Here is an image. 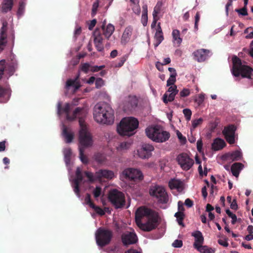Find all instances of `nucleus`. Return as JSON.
<instances>
[{"label":"nucleus","mask_w":253,"mask_h":253,"mask_svg":"<svg viewBox=\"0 0 253 253\" xmlns=\"http://www.w3.org/2000/svg\"><path fill=\"white\" fill-rule=\"evenodd\" d=\"M70 107L67 105L65 111L67 114V120L73 121L78 118L79 124L78 132L79 158L83 163L86 164L87 158L84 155V149L89 148L93 145V136L90 132L88 125L85 122L87 115V110L84 108H78L71 114L70 113Z\"/></svg>","instance_id":"f257e3e1"},{"label":"nucleus","mask_w":253,"mask_h":253,"mask_svg":"<svg viewBox=\"0 0 253 253\" xmlns=\"http://www.w3.org/2000/svg\"><path fill=\"white\" fill-rule=\"evenodd\" d=\"M135 222L141 229L149 231L157 226L158 216L153 211L141 207L135 212Z\"/></svg>","instance_id":"f03ea898"},{"label":"nucleus","mask_w":253,"mask_h":253,"mask_svg":"<svg viewBox=\"0 0 253 253\" xmlns=\"http://www.w3.org/2000/svg\"><path fill=\"white\" fill-rule=\"evenodd\" d=\"M93 118L98 124L111 125L114 121V110L108 104L97 103L93 109Z\"/></svg>","instance_id":"7ed1b4c3"},{"label":"nucleus","mask_w":253,"mask_h":253,"mask_svg":"<svg viewBox=\"0 0 253 253\" xmlns=\"http://www.w3.org/2000/svg\"><path fill=\"white\" fill-rule=\"evenodd\" d=\"M139 122L134 117H126L123 118L117 126L118 133L122 136H130L133 135L135 130L138 127Z\"/></svg>","instance_id":"20e7f679"},{"label":"nucleus","mask_w":253,"mask_h":253,"mask_svg":"<svg viewBox=\"0 0 253 253\" xmlns=\"http://www.w3.org/2000/svg\"><path fill=\"white\" fill-rule=\"evenodd\" d=\"M145 132L149 139L157 143L166 142L170 137L169 132L163 130L160 126L158 125L148 127L145 129Z\"/></svg>","instance_id":"39448f33"},{"label":"nucleus","mask_w":253,"mask_h":253,"mask_svg":"<svg viewBox=\"0 0 253 253\" xmlns=\"http://www.w3.org/2000/svg\"><path fill=\"white\" fill-rule=\"evenodd\" d=\"M232 62L231 72L234 76L239 77L241 75L243 78H251L253 70L251 67L242 64L241 60L236 56L233 57Z\"/></svg>","instance_id":"423d86ee"},{"label":"nucleus","mask_w":253,"mask_h":253,"mask_svg":"<svg viewBox=\"0 0 253 253\" xmlns=\"http://www.w3.org/2000/svg\"><path fill=\"white\" fill-rule=\"evenodd\" d=\"M10 59L11 61L8 63L6 68H5V60L0 61V80L2 78V76H4L6 78L8 79L14 74L18 68V63L15 56L11 55Z\"/></svg>","instance_id":"0eeeda50"},{"label":"nucleus","mask_w":253,"mask_h":253,"mask_svg":"<svg viewBox=\"0 0 253 253\" xmlns=\"http://www.w3.org/2000/svg\"><path fill=\"white\" fill-rule=\"evenodd\" d=\"M84 174L89 182L101 181L102 178L111 179L115 177L114 172L111 170L101 169L95 172V174L86 171Z\"/></svg>","instance_id":"6e6552de"},{"label":"nucleus","mask_w":253,"mask_h":253,"mask_svg":"<svg viewBox=\"0 0 253 253\" xmlns=\"http://www.w3.org/2000/svg\"><path fill=\"white\" fill-rule=\"evenodd\" d=\"M95 236L97 245L100 247H104L110 243L112 233L110 230L99 228L95 232Z\"/></svg>","instance_id":"1a4fd4ad"},{"label":"nucleus","mask_w":253,"mask_h":253,"mask_svg":"<svg viewBox=\"0 0 253 253\" xmlns=\"http://www.w3.org/2000/svg\"><path fill=\"white\" fill-rule=\"evenodd\" d=\"M108 199L116 209L122 208L125 205L126 201L124 194L117 189H113L110 191Z\"/></svg>","instance_id":"9d476101"},{"label":"nucleus","mask_w":253,"mask_h":253,"mask_svg":"<svg viewBox=\"0 0 253 253\" xmlns=\"http://www.w3.org/2000/svg\"><path fill=\"white\" fill-rule=\"evenodd\" d=\"M122 179H127L133 181H140L143 179L142 171L137 169L127 168L124 169L121 174Z\"/></svg>","instance_id":"9b49d317"},{"label":"nucleus","mask_w":253,"mask_h":253,"mask_svg":"<svg viewBox=\"0 0 253 253\" xmlns=\"http://www.w3.org/2000/svg\"><path fill=\"white\" fill-rule=\"evenodd\" d=\"M149 193L151 196L156 198L159 202L167 203L169 201V197L165 189L161 186L155 185L152 186L150 189Z\"/></svg>","instance_id":"f8f14e48"},{"label":"nucleus","mask_w":253,"mask_h":253,"mask_svg":"<svg viewBox=\"0 0 253 253\" xmlns=\"http://www.w3.org/2000/svg\"><path fill=\"white\" fill-rule=\"evenodd\" d=\"M176 161L180 168L183 170H189L194 164V160L185 153L179 154L176 157Z\"/></svg>","instance_id":"ddd939ff"},{"label":"nucleus","mask_w":253,"mask_h":253,"mask_svg":"<svg viewBox=\"0 0 253 253\" xmlns=\"http://www.w3.org/2000/svg\"><path fill=\"white\" fill-rule=\"evenodd\" d=\"M80 98H75L73 100L71 103H66L63 108H61V102H58L57 105V114L58 116L61 118L62 116L64 114L65 116L66 119L67 120V114L65 111V109L66 108L67 105H69L70 107V113L72 114L73 112L78 107L74 109L73 107L74 106H77L79 104ZM82 108H84L87 110L88 112V109L86 107H82Z\"/></svg>","instance_id":"4468645a"},{"label":"nucleus","mask_w":253,"mask_h":253,"mask_svg":"<svg viewBox=\"0 0 253 253\" xmlns=\"http://www.w3.org/2000/svg\"><path fill=\"white\" fill-rule=\"evenodd\" d=\"M154 150V146L149 143H144L138 149V156L141 159H148L152 156V152Z\"/></svg>","instance_id":"2eb2a0df"},{"label":"nucleus","mask_w":253,"mask_h":253,"mask_svg":"<svg viewBox=\"0 0 253 253\" xmlns=\"http://www.w3.org/2000/svg\"><path fill=\"white\" fill-rule=\"evenodd\" d=\"M122 241L124 245L127 246L128 245L134 244L137 241V237L134 230L126 231L122 235Z\"/></svg>","instance_id":"dca6fc26"},{"label":"nucleus","mask_w":253,"mask_h":253,"mask_svg":"<svg viewBox=\"0 0 253 253\" xmlns=\"http://www.w3.org/2000/svg\"><path fill=\"white\" fill-rule=\"evenodd\" d=\"M81 171V169L79 167H78L76 170V178L72 180L71 177H69V180L70 182H71V185L74 189V191L78 198L80 197L79 194V185L83 182Z\"/></svg>","instance_id":"f3484780"},{"label":"nucleus","mask_w":253,"mask_h":253,"mask_svg":"<svg viewBox=\"0 0 253 253\" xmlns=\"http://www.w3.org/2000/svg\"><path fill=\"white\" fill-rule=\"evenodd\" d=\"M236 127L234 125H229L225 127L223 130L226 141L230 144H233L235 141V131Z\"/></svg>","instance_id":"a211bd4d"},{"label":"nucleus","mask_w":253,"mask_h":253,"mask_svg":"<svg viewBox=\"0 0 253 253\" xmlns=\"http://www.w3.org/2000/svg\"><path fill=\"white\" fill-rule=\"evenodd\" d=\"M79 76L74 79H69L67 81L65 85L66 90L72 93L76 92L80 87V83L78 81Z\"/></svg>","instance_id":"6ab92c4d"},{"label":"nucleus","mask_w":253,"mask_h":253,"mask_svg":"<svg viewBox=\"0 0 253 253\" xmlns=\"http://www.w3.org/2000/svg\"><path fill=\"white\" fill-rule=\"evenodd\" d=\"M11 89L9 85H0V102L5 103L8 101L11 95Z\"/></svg>","instance_id":"aec40b11"},{"label":"nucleus","mask_w":253,"mask_h":253,"mask_svg":"<svg viewBox=\"0 0 253 253\" xmlns=\"http://www.w3.org/2000/svg\"><path fill=\"white\" fill-rule=\"evenodd\" d=\"M138 104V99L136 96L129 95L125 101V110H131L135 108Z\"/></svg>","instance_id":"412c9836"},{"label":"nucleus","mask_w":253,"mask_h":253,"mask_svg":"<svg viewBox=\"0 0 253 253\" xmlns=\"http://www.w3.org/2000/svg\"><path fill=\"white\" fill-rule=\"evenodd\" d=\"M94 42L97 50L101 51L103 49V45L102 44L103 38L100 31L98 29H96L93 34Z\"/></svg>","instance_id":"4be33fe9"},{"label":"nucleus","mask_w":253,"mask_h":253,"mask_svg":"<svg viewBox=\"0 0 253 253\" xmlns=\"http://www.w3.org/2000/svg\"><path fill=\"white\" fill-rule=\"evenodd\" d=\"M106 24V20H104L102 22L101 28L104 36L107 40H109L115 31V27L112 24L109 23L107 25Z\"/></svg>","instance_id":"5701e85b"},{"label":"nucleus","mask_w":253,"mask_h":253,"mask_svg":"<svg viewBox=\"0 0 253 253\" xmlns=\"http://www.w3.org/2000/svg\"><path fill=\"white\" fill-rule=\"evenodd\" d=\"M62 135L66 143H71L74 137V132L70 127L65 126L63 124H62Z\"/></svg>","instance_id":"b1692460"},{"label":"nucleus","mask_w":253,"mask_h":253,"mask_svg":"<svg viewBox=\"0 0 253 253\" xmlns=\"http://www.w3.org/2000/svg\"><path fill=\"white\" fill-rule=\"evenodd\" d=\"M210 51L204 49H200L193 52L195 60L198 62L204 61L209 56Z\"/></svg>","instance_id":"393cba45"},{"label":"nucleus","mask_w":253,"mask_h":253,"mask_svg":"<svg viewBox=\"0 0 253 253\" xmlns=\"http://www.w3.org/2000/svg\"><path fill=\"white\" fill-rule=\"evenodd\" d=\"M7 23L6 22L2 23V26L0 33V52L3 49L7 42L6 38V31L7 29Z\"/></svg>","instance_id":"a878e982"},{"label":"nucleus","mask_w":253,"mask_h":253,"mask_svg":"<svg viewBox=\"0 0 253 253\" xmlns=\"http://www.w3.org/2000/svg\"><path fill=\"white\" fill-rule=\"evenodd\" d=\"M169 185L171 189H176L178 192H181L184 188L183 181L179 179L173 178L169 182Z\"/></svg>","instance_id":"bb28decb"},{"label":"nucleus","mask_w":253,"mask_h":253,"mask_svg":"<svg viewBox=\"0 0 253 253\" xmlns=\"http://www.w3.org/2000/svg\"><path fill=\"white\" fill-rule=\"evenodd\" d=\"M192 236L195 238V242L193 244L194 247L197 249L199 247L203 246L204 243V237L202 233L199 231H196L192 233Z\"/></svg>","instance_id":"cd10ccee"},{"label":"nucleus","mask_w":253,"mask_h":253,"mask_svg":"<svg viewBox=\"0 0 253 253\" xmlns=\"http://www.w3.org/2000/svg\"><path fill=\"white\" fill-rule=\"evenodd\" d=\"M133 31V28L131 26H128L125 29L121 40V42L123 44H126L127 43L130 39Z\"/></svg>","instance_id":"c85d7f7f"},{"label":"nucleus","mask_w":253,"mask_h":253,"mask_svg":"<svg viewBox=\"0 0 253 253\" xmlns=\"http://www.w3.org/2000/svg\"><path fill=\"white\" fill-rule=\"evenodd\" d=\"M63 153L64 157V161L68 168L69 173H70L71 172L70 159L72 155L71 149L69 147L65 148L63 149Z\"/></svg>","instance_id":"c756f323"},{"label":"nucleus","mask_w":253,"mask_h":253,"mask_svg":"<svg viewBox=\"0 0 253 253\" xmlns=\"http://www.w3.org/2000/svg\"><path fill=\"white\" fill-rule=\"evenodd\" d=\"M172 42L174 45L179 46L182 42L180 37V31L177 29L173 30L172 32Z\"/></svg>","instance_id":"7c9ffc66"},{"label":"nucleus","mask_w":253,"mask_h":253,"mask_svg":"<svg viewBox=\"0 0 253 253\" xmlns=\"http://www.w3.org/2000/svg\"><path fill=\"white\" fill-rule=\"evenodd\" d=\"M225 145L223 139L219 138L215 139L211 145L212 149L214 151H218L222 149Z\"/></svg>","instance_id":"2f4dec72"},{"label":"nucleus","mask_w":253,"mask_h":253,"mask_svg":"<svg viewBox=\"0 0 253 253\" xmlns=\"http://www.w3.org/2000/svg\"><path fill=\"white\" fill-rule=\"evenodd\" d=\"M227 158L232 161H239L242 158V153L241 151L237 150L227 154Z\"/></svg>","instance_id":"473e14b6"},{"label":"nucleus","mask_w":253,"mask_h":253,"mask_svg":"<svg viewBox=\"0 0 253 253\" xmlns=\"http://www.w3.org/2000/svg\"><path fill=\"white\" fill-rule=\"evenodd\" d=\"M243 168V165L241 163H236L234 164L231 167L232 174L237 177Z\"/></svg>","instance_id":"72a5a7b5"},{"label":"nucleus","mask_w":253,"mask_h":253,"mask_svg":"<svg viewBox=\"0 0 253 253\" xmlns=\"http://www.w3.org/2000/svg\"><path fill=\"white\" fill-rule=\"evenodd\" d=\"M141 21L144 26L147 25L148 22V7L146 4L142 6V13Z\"/></svg>","instance_id":"f704fd0d"},{"label":"nucleus","mask_w":253,"mask_h":253,"mask_svg":"<svg viewBox=\"0 0 253 253\" xmlns=\"http://www.w3.org/2000/svg\"><path fill=\"white\" fill-rule=\"evenodd\" d=\"M130 143L128 142H123L117 146L116 149L118 152L124 153L129 148Z\"/></svg>","instance_id":"c9c22d12"},{"label":"nucleus","mask_w":253,"mask_h":253,"mask_svg":"<svg viewBox=\"0 0 253 253\" xmlns=\"http://www.w3.org/2000/svg\"><path fill=\"white\" fill-rule=\"evenodd\" d=\"M13 6L12 0H4L2 4V10L4 12L10 11Z\"/></svg>","instance_id":"e433bc0d"},{"label":"nucleus","mask_w":253,"mask_h":253,"mask_svg":"<svg viewBox=\"0 0 253 253\" xmlns=\"http://www.w3.org/2000/svg\"><path fill=\"white\" fill-rule=\"evenodd\" d=\"M155 39L156 41H159V43H161L164 40L162 30L160 26V23H158V29L155 33Z\"/></svg>","instance_id":"4c0bfd02"},{"label":"nucleus","mask_w":253,"mask_h":253,"mask_svg":"<svg viewBox=\"0 0 253 253\" xmlns=\"http://www.w3.org/2000/svg\"><path fill=\"white\" fill-rule=\"evenodd\" d=\"M176 95L171 93L166 92L163 96V100L165 103L167 104L169 102L172 101Z\"/></svg>","instance_id":"58836bf2"},{"label":"nucleus","mask_w":253,"mask_h":253,"mask_svg":"<svg viewBox=\"0 0 253 253\" xmlns=\"http://www.w3.org/2000/svg\"><path fill=\"white\" fill-rule=\"evenodd\" d=\"M163 3L161 1H158L154 8L153 17H159L158 14L160 13Z\"/></svg>","instance_id":"ea45409f"},{"label":"nucleus","mask_w":253,"mask_h":253,"mask_svg":"<svg viewBox=\"0 0 253 253\" xmlns=\"http://www.w3.org/2000/svg\"><path fill=\"white\" fill-rule=\"evenodd\" d=\"M25 5L26 2L24 0L19 2L18 9L17 11V15L19 17L22 16L24 13Z\"/></svg>","instance_id":"a19ab883"},{"label":"nucleus","mask_w":253,"mask_h":253,"mask_svg":"<svg viewBox=\"0 0 253 253\" xmlns=\"http://www.w3.org/2000/svg\"><path fill=\"white\" fill-rule=\"evenodd\" d=\"M197 250L201 253H213L214 252L213 249L208 248L207 246L199 247Z\"/></svg>","instance_id":"79ce46f5"},{"label":"nucleus","mask_w":253,"mask_h":253,"mask_svg":"<svg viewBox=\"0 0 253 253\" xmlns=\"http://www.w3.org/2000/svg\"><path fill=\"white\" fill-rule=\"evenodd\" d=\"M95 160L99 164H103L106 161V157L102 154L98 153L95 156Z\"/></svg>","instance_id":"37998d69"},{"label":"nucleus","mask_w":253,"mask_h":253,"mask_svg":"<svg viewBox=\"0 0 253 253\" xmlns=\"http://www.w3.org/2000/svg\"><path fill=\"white\" fill-rule=\"evenodd\" d=\"M174 216L176 218L177 221L179 225L182 224V220L183 218V212L178 211L174 214Z\"/></svg>","instance_id":"c03bdc74"},{"label":"nucleus","mask_w":253,"mask_h":253,"mask_svg":"<svg viewBox=\"0 0 253 253\" xmlns=\"http://www.w3.org/2000/svg\"><path fill=\"white\" fill-rule=\"evenodd\" d=\"M176 75H170L169 78L167 81V86H172L174 85V84L176 82Z\"/></svg>","instance_id":"a18cd8bd"},{"label":"nucleus","mask_w":253,"mask_h":253,"mask_svg":"<svg viewBox=\"0 0 253 253\" xmlns=\"http://www.w3.org/2000/svg\"><path fill=\"white\" fill-rule=\"evenodd\" d=\"M226 214L232 218V223L234 224L237 221V216L236 215L233 213L229 209L226 210Z\"/></svg>","instance_id":"49530a36"},{"label":"nucleus","mask_w":253,"mask_h":253,"mask_svg":"<svg viewBox=\"0 0 253 253\" xmlns=\"http://www.w3.org/2000/svg\"><path fill=\"white\" fill-rule=\"evenodd\" d=\"M102 193V189L99 186H96L93 191V195L95 198H97L101 196Z\"/></svg>","instance_id":"de8ad7c7"},{"label":"nucleus","mask_w":253,"mask_h":253,"mask_svg":"<svg viewBox=\"0 0 253 253\" xmlns=\"http://www.w3.org/2000/svg\"><path fill=\"white\" fill-rule=\"evenodd\" d=\"M183 113L184 114L186 120L188 121H190L192 115L191 111L189 109H184L183 110Z\"/></svg>","instance_id":"09e8293b"},{"label":"nucleus","mask_w":253,"mask_h":253,"mask_svg":"<svg viewBox=\"0 0 253 253\" xmlns=\"http://www.w3.org/2000/svg\"><path fill=\"white\" fill-rule=\"evenodd\" d=\"M91 65L87 63H84L82 65L81 70L85 73H87L90 71Z\"/></svg>","instance_id":"8fccbe9b"},{"label":"nucleus","mask_w":253,"mask_h":253,"mask_svg":"<svg viewBox=\"0 0 253 253\" xmlns=\"http://www.w3.org/2000/svg\"><path fill=\"white\" fill-rule=\"evenodd\" d=\"M104 84V82L101 78H97L95 80V87L97 88H99Z\"/></svg>","instance_id":"3c124183"},{"label":"nucleus","mask_w":253,"mask_h":253,"mask_svg":"<svg viewBox=\"0 0 253 253\" xmlns=\"http://www.w3.org/2000/svg\"><path fill=\"white\" fill-rule=\"evenodd\" d=\"M169 88L166 92L171 93L177 94L178 92V90L177 89V86L175 85L169 86Z\"/></svg>","instance_id":"603ef678"},{"label":"nucleus","mask_w":253,"mask_h":253,"mask_svg":"<svg viewBox=\"0 0 253 253\" xmlns=\"http://www.w3.org/2000/svg\"><path fill=\"white\" fill-rule=\"evenodd\" d=\"M203 121V120L201 118H199L198 119L193 120L192 122L193 128H195L196 127H197L199 125H200L202 123Z\"/></svg>","instance_id":"864d4df0"},{"label":"nucleus","mask_w":253,"mask_h":253,"mask_svg":"<svg viewBox=\"0 0 253 253\" xmlns=\"http://www.w3.org/2000/svg\"><path fill=\"white\" fill-rule=\"evenodd\" d=\"M84 204L89 205L90 208L94 207V204L91 202L90 200V196L89 194H87L85 198Z\"/></svg>","instance_id":"5fc2aeb1"},{"label":"nucleus","mask_w":253,"mask_h":253,"mask_svg":"<svg viewBox=\"0 0 253 253\" xmlns=\"http://www.w3.org/2000/svg\"><path fill=\"white\" fill-rule=\"evenodd\" d=\"M190 93V90L188 88H184L180 92V95L182 97H184L189 95Z\"/></svg>","instance_id":"6e6d98bb"},{"label":"nucleus","mask_w":253,"mask_h":253,"mask_svg":"<svg viewBox=\"0 0 253 253\" xmlns=\"http://www.w3.org/2000/svg\"><path fill=\"white\" fill-rule=\"evenodd\" d=\"M176 134L180 142L182 144H185L186 142V139L185 137L183 136L182 133L178 130L177 131Z\"/></svg>","instance_id":"4d7b16f0"},{"label":"nucleus","mask_w":253,"mask_h":253,"mask_svg":"<svg viewBox=\"0 0 253 253\" xmlns=\"http://www.w3.org/2000/svg\"><path fill=\"white\" fill-rule=\"evenodd\" d=\"M205 94L204 93H201L198 95V97L196 99H195V101L199 105H200L203 102Z\"/></svg>","instance_id":"13d9d810"},{"label":"nucleus","mask_w":253,"mask_h":253,"mask_svg":"<svg viewBox=\"0 0 253 253\" xmlns=\"http://www.w3.org/2000/svg\"><path fill=\"white\" fill-rule=\"evenodd\" d=\"M105 67L104 65L101 66H91L90 71L92 72H98Z\"/></svg>","instance_id":"bf43d9fd"},{"label":"nucleus","mask_w":253,"mask_h":253,"mask_svg":"<svg viewBox=\"0 0 253 253\" xmlns=\"http://www.w3.org/2000/svg\"><path fill=\"white\" fill-rule=\"evenodd\" d=\"M182 245V241L180 240H175L172 244V246L174 248H181Z\"/></svg>","instance_id":"052dcab7"},{"label":"nucleus","mask_w":253,"mask_h":253,"mask_svg":"<svg viewBox=\"0 0 253 253\" xmlns=\"http://www.w3.org/2000/svg\"><path fill=\"white\" fill-rule=\"evenodd\" d=\"M235 11L242 15L245 16L248 14L247 8L245 7L239 9H237Z\"/></svg>","instance_id":"680f3d73"},{"label":"nucleus","mask_w":253,"mask_h":253,"mask_svg":"<svg viewBox=\"0 0 253 253\" xmlns=\"http://www.w3.org/2000/svg\"><path fill=\"white\" fill-rule=\"evenodd\" d=\"M126 60V58L125 57H122L120 58L119 61L115 65L116 67H122L124 64Z\"/></svg>","instance_id":"e2e57ef3"},{"label":"nucleus","mask_w":253,"mask_h":253,"mask_svg":"<svg viewBox=\"0 0 253 253\" xmlns=\"http://www.w3.org/2000/svg\"><path fill=\"white\" fill-rule=\"evenodd\" d=\"M203 143L201 139L198 140L197 142V149L199 152H202Z\"/></svg>","instance_id":"0e129e2a"},{"label":"nucleus","mask_w":253,"mask_h":253,"mask_svg":"<svg viewBox=\"0 0 253 253\" xmlns=\"http://www.w3.org/2000/svg\"><path fill=\"white\" fill-rule=\"evenodd\" d=\"M92 208L94 210V211L96 212V213H98L100 215H102L105 213L104 211L101 208H100L98 207L95 206L94 205V207Z\"/></svg>","instance_id":"69168bd1"},{"label":"nucleus","mask_w":253,"mask_h":253,"mask_svg":"<svg viewBox=\"0 0 253 253\" xmlns=\"http://www.w3.org/2000/svg\"><path fill=\"white\" fill-rule=\"evenodd\" d=\"M98 5H99V3H98V2L97 1L94 2L93 4L92 9V16H94L96 14L97 8L98 7Z\"/></svg>","instance_id":"338daca9"},{"label":"nucleus","mask_w":253,"mask_h":253,"mask_svg":"<svg viewBox=\"0 0 253 253\" xmlns=\"http://www.w3.org/2000/svg\"><path fill=\"white\" fill-rule=\"evenodd\" d=\"M132 10L136 14L139 15L141 12L140 7L139 5L136 4L132 8Z\"/></svg>","instance_id":"774afa93"}]
</instances>
